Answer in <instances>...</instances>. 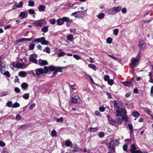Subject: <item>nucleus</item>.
<instances>
[{"label":"nucleus","instance_id":"obj_1","mask_svg":"<svg viewBox=\"0 0 153 153\" xmlns=\"http://www.w3.org/2000/svg\"><path fill=\"white\" fill-rule=\"evenodd\" d=\"M48 67L47 66L44 67V69L41 68L36 69L34 71L36 72V76L38 77L41 74H47L48 72Z\"/></svg>","mask_w":153,"mask_h":153},{"label":"nucleus","instance_id":"obj_2","mask_svg":"<svg viewBox=\"0 0 153 153\" xmlns=\"http://www.w3.org/2000/svg\"><path fill=\"white\" fill-rule=\"evenodd\" d=\"M27 64H25L23 62L21 63L20 62L14 63L13 64V66L16 68L24 69L27 68L28 66Z\"/></svg>","mask_w":153,"mask_h":153},{"label":"nucleus","instance_id":"obj_3","mask_svg":"<svg viewBox=\"0 0 153 153\" xmlns=\"http://www.w3.org/2000/svg\"><path fill=\"white\" fill-rule=\"evenodd\" d=\"M46 24L45 21L43 19L36 21L33 23V25L35 26L41 27Z\"/></svg>","mask_w":153,"mask_h":153},{"label":"nucleus","instance_id":"obj_4","mask_svg":"<svg viewBox=\"0 0 153 153\" xmlns=\"http://www.w3.org/2000/svg\"><path fill=\"white\" fill-rule=\"evenodd\" d=\"M48 71L49 70L51 71H57V72H62V69H65V67H55V66L51 65L50 66L48 67Z\"/></svg>","mask_w":153,"mask_h":153},{"label":"nucleus","instance_id":"obj_5","mask_svg":"<svg viewBox=\"0 0 153 153\" xmlns=\"http://www.w3.org/2000/svg\"><path fill=\"white\" fill-rule=\"evenodd\" d=\"M6 62L0 56V71L1 74L6 70Z\"/></svg>","mask_w":153,"mask_h":153},{"label":"nucleus","instance_id":"obj_6","mask_svg":"<svg viewBox=\"0 0 153 153\" xmlns=\"http://www.w3.org/2000/svg\"><path fill=\"white\" fill-rule=\"evenodd\" d=\"M71 16H74L75 18L82 19L84 16V14L82 11H78L72 13Z\"/></svg>","mask_w":153,"mask_h":153},{"label":"nucleus","instance_id":"obj_7","mask_svg":"<svg viewBox=\"0 0 153 153\" xmlns=\"http://www.w3.org/2000/svg\"><path fill=\"white\" fill-rule=\"evenodd\" d=\"M69 22L71 21L69 20V18L67 17H64L62 18H59L57 19L56 21L57 25H61L64 24V22Z\"/></svg>","mask_w":153,"mask_h":153},{"label":"nucleus","instance_id":"obj_8","mask_svg":"<svg viewBox=\"0 0 153 153\" xmlns=\"http://www.w3.org/2000/svg\"><path fill=\"white\" fill-rule=\"evenodd\" d=\"M121 9L120 7H115L110 9L108 11L109 14H115L116 13L120 11Z\"/></svg>","mask_w":153,"mask_h":153},{"label":"nucleus","instance_id":"obj_9","mask_svg":"<svg viewBox=\"0 0 153 153\" xmlns=\"http://www.w3.org/2000/svg\"><path fill=\"white\" fill-rule=\"evenodd\" d=\"M116 117H120L126 115L127 113L125 108H121L120 110L119 109H117L116 111Z\"/></svg>","mask_w":153,"mask_h":153},{"label":"nucleus","instance_id":"obj_10","mask_svg":"<svg viewBox=\"0 0 153 153\" xmlns=\"http://www.w3.org/2000/svg\"><path fill=\"white\" fill-rule=\"evenodd\" d=\"M107 147L110 151H112L113 152H115V147L114 145L112 143L111 141L108 143L107 144Z\"/></svg>","mask_w":153,"mask_h":153},{"label":"nucleus","instance_id":"obj_11","mask_svg":"<svg viewBox=\"0 0 153 153\" xmlns=\"http://www.w3.org/2000/svg\"><path fill=\"white\" fill-rule=\"evenodd\" d=\"M81 102V100L78 96H75L71 99V102L76 104H79Z\"/></svg>","mask_w":153,"mask_h":153},{"label":"nucleus","instance_id":"obj_12","mask_svg":"<svg viewBox=\"0 0 153 153\" xmlns=\"http://www.w3.org/2000/svg\"><path fill=\"white\" fill-rule=\"evenodd\" d=\"M36 57V54L31 55L29 58V61L30 62H31L35 64L37 63V60L35 58Z\"/></svg>","mask_w":153,"mask_h":153},{"label":"nucleus","instance_id":"obj_13","mask_svg":"<svg viewBox=\"0 0 153 153\" xmlns=\"http://www.w3.org/2000/svg\"><path fill=\"white\" fill-rule=\"evenodd\" d=\"M114 106L116 107L118 109H119L120 107L123 106V104L120 102H117L116 100H114L112 101Z\"/></svg>","mask_w":153,"mask_h":153},{"label":"nucleus","instance_id":"obj_14","mask_svg":"<svg viewBox=\"0 0 153 153\" xmlns=\"http://www.w3.org/2000/svg\"><path fill=\"white\" fill-rule=\"evenodd\" d=\"M139 59L136 57L133 60L131 63L133 66L136 67L138 65Z\"/></svg>","mask_w":153,"mask_h":153},{"label":"nucleus","instance_id":"obj_15","mask_svg":"<svg viewBox=\"0 0 153 153\" xmlns=\"http://www.w3.org/2000/svg\"><path fill=\"white\" fill-rule=\"evenodd\" d=\"M138 45L141 49L144 50L145 48L146 44L145 42L141 40L139 41Z\"/></svg>","mask_w":153,"mask_h":153},{"label":"nucleus","instance_id":"obj_16","mask_svg":"<svg viewBox=\"0 0 153 153\" xmlns=\"http://www.w3.org/2000/svg\"><path fill=\"white\" fill-rule=\"evenodd\" d=\"M107 117L110 124L114 126L116 125L117 121L116 120L113 119L109 116H108Z\"/></svg>","mask_w":153,"mask_h":153},{"label":"nucleus","instance_id":"obj_17","mask_svg":"<svg viewBox=\"0 0 153 153\" xmlns=\"http://www.w3.org/2000/svg\"><path fill=\"white\" fill-rule=\"evenodd\" d=\"M38 63L39 65L42 66L46 65L48 64V62L46 60H43L41 59H39Z\"/></svg>","mask_w":153,"mask_h":153},{"label":"nucleus","instance_id":"obj_18","mask_svg":"<svg viewBox=\"0 0 153 153\" xmlns=\"http://www.w3.org/2000/svg\"><path fill=\"white\" fill-rule=\"evenodd\" d=\"M65 144L67 147H70L71 148L73 147L72 142L69 140H65Z\"/></svg>","mask_w":153,"mask_h":153},{"label":"nucleus","instance_id":"obj_19","mask_svg":"<svg viewBox=\"0 0 153 153\" xmlns=\"http://www.w3.org/2000/svg\"><path fill=\"white\" fill-rule=\"evenodd\" d=\"M41 39L42 40L41 43L42 45H47L49 44V42L45 40V37H42Z\"/></svg>","mask_w":153,"mask_h":153},{"label":"nucleus","instance_id":"obj_20","mask_svg":"<svg viewBox=\"0 0 153 153\" xmlns=\"http://www.w3.org/2000/svg\"><path fill=\"white\" fill-rule=\"evenodd\" d=\"M28 13L27 11L21 12L19 16L21 17L22 19H24L27 17V16Z\"/></svg>","mask_w":153,"mask_h":153},{"label":"nucleus","instance_id":"obj_21","mask_svg":"<svg viewBox=\"0 0 153 153\" xmlns=\"http://www.w3.org/2000/svg\"><path fill=\"white\" fill-rule=\"evenodd\" d=\"M27 75V73L25 71H21L18 73V75L22 77H25Z\"/></svg>","mask_w":153,"mask_h":153},{"label":"nucleus","instance_id":"obj_22","mask_svg":"<svg viewBox=\"0 0 153 153\" xmlns=\"http://www.w3.org/2000/svg\"><path fill=\"white\" fill-rule=\"evenodd\" d=\"M21 86L23 90H26L27 89L28 85L27 83L23 82L21 85Z\"/></svg>","mask_w":153,"mask_h":153},{"label":"nucleus","instance_id":"obj_23","mask_svg":"<svg viewBox=\"0 0 153 153\" xmlns=\"http://www.w3.org/2000/svg\"><path fill=\"white\" fill-rule=\"evenodd\" d=\"M136 148L134 144H132L131 145V148L130 149V151L131 153H134L135 151L136 150Z\"/></svg>","mask_w":153,"mask_h":153},{"label":"nucleus","instance_id":"obj_24","mask_svg":"<svg viewBox=\"0 0 153 153\" xmlns=\"http://www.w3.org/2000/svg\"><path fill=\"white\" fill-rule=\"evenodd\" d=\"M45 8V6L43 5H40L38 8L40 12L44 11Z\"/></svg>","mask_w":153,"mask_h":153},{"label":"nucleus","instance_id":"obj_25","mask_svg":"<svg viewBox=\"0 0 153 153\" xmlns=\"http://www.w3.org/2000/svg\"><path fill=\"white\" fill-rule=\"evenodd\" d=\"M48 26H46L44 27L41 29V31L44 33L47 32L48 30Z\"/></svg>","mask_w":153,"mask_h":153},{"label":"nucleus","instance_id":"obj_26","mask_svg":"<svg viewBox=\"0 0 153 153\" xmlns=\"http://www.w3.org/2000/svg\"><path fill=\"white\" fill-rule=\"evenodd\" d=\"M105 16V15L103 13H101L99 14L97 16V17L98 19H103Z\"/></svg>","mask_w":153,"mask_h":153},{"label":"nucleus","instance_id":"obj_27","mask_svg":"<svg viewBox=\"0 0 153 153\" xmlns=\"http://www.w3.org/2000/svg\"><path fill=\"white\" fill-rule=\"evenodd\" d=\"M35 46V45L33 43H32L30 44V45L28 46V48L29 49V50L32 51L33 50Z\"/></svg>","mask_w":153,"mask_h":153},{"label":"nucleus","instance_id":"obj_28","mask_svg":"<svg viewBox=\"0 0 153 153\" xmlns=\"http://www.w3.org/2000/svg\"><path fill=\"white\" fill-rule=\"evenodd\" d=\"M68 40L71 42H72L73 40V35H69L67 36Z\"/></svg>","mask_w":153,"mask_h":153},{"label":"nucleus","instance_id":"obj_29","mask_svg":"<svg viewBox=\"0 0 153 153\" xmlns=\"http://www.w3.org/2000/svg\"><path fill=\"white\" fill-rule=\"evenodd\" d=\"M132 114L134 117H136V118L134 120H136V119L140 115L139 114L137 111H134L133 112Z\"/></svg>","mask_w":153,"mask_h":153},{"label":"nucleus","instance_id":"obj_30","mask_svg":"<svg viewBox=\"0 0 153 153\" xmlns=\"http://www.w3.org/2000/svg\"><path fill=\"white\" fill-rule=\"evenodd\" d=\"M41 39L42 37L35 39L33 41H32V43H41L42 40Z\"/></svg>","mask_w":153,"mask_h":153},{"label":"nucleus","instance_id":"obj_31","mask_svg":"<svg viewBox=\"0 0 153 153\" xmlns=\"http://www.w3.org/2000/svg\"><path fill=\"white\" fill-rule=\"evenodd\" d=\"M111 141L114 146H118L120 143L119 141L117 140H113Z\"/></svg>","mask_w":153,"mask_h":153},{"label":"nucleus","instance_id":"obj_32","mask_svg":"<svg viewBox=\"0 0 153 153\" xmlns=\"http://www.w3.org/2000/svg\"><path fill=\"white\" fill-rule=\"evenodd\" d=\"M88 66L89 68L93 69L95 71L96 70V66L94 65L91 64H89L88 65Z\"/></svg>","mask_w":153,"mask_h":153},{"label":"nucleus","instance_id":"obj_33","mask_svg":"<svg viewBox=\"0 0 153 153\" xmlns=\"http://www.w3.org/2000/svg\"><path fill=\"white\" fill-rule=\"evenodd\" d=\"M74 149L73 152H78L80 150V149L78 147L76 144H75L74 146Z\"/></svg>","mask_w":153,"mask_h":153},{"label":"nucleus","instance_id":"obj_34","mask_svg":"<svg viewBox=\"0 0 153 153\" xmlns=\"http://www.w3.org/2000/svg\"><path fill=\"white\" fill-rule=\"evenodd\" d=\"M28 5L30 6L33 7L34 6L35 3L33 1L31 0H29Z\"/></svg>","mask_w":153,"mask_h":153},{"label":"nucleus","instance_id":"obj_35","mask_svg":"<svg viewBox=\"0 0 153 153\" xmlns=\"http://www.w3.org/2000/svg\"><path fill=\"white\" fill-rule=\"evenodd\" d=\"M89 131L91 132H96L97 130V127L95 128L90 127L88 128Z\"/></svg>","mask_w":153,"mask_h":153},{"label":"nucleus","instance_id":"obj_36","mask_svg":"<svg viewBox=\"0 0 153 153\" xmlns=\"http://www.w3.org/2000/svg\"><path fill=\"white\" fill-rule=\"evenodd\" d=\"M51 135L52 137L56 136L57 133L55 130H53L52 131L51 133Z\"/></svg>","mask_w":153,"mask_h":153},{"label":"nucleus","instance_id":"obj_37","mask_svg":"<svg viewBox=\"0 0 153 153\" xmlns=\"http://www.w3.org/2000/svg\"><path fill=\"white\" fill-rule=\"evenodd\" d=\"M43 51L48 54L50 53L51 52L50 48L48 47H46L43 50Z\"/></svg>","mask_w":153,"mask_h":153},{"label":"nucleus","instance_id":"obj_38","mask_svg":"<svg viewBox=\"0 0 153 153\" xmlns=\"http://www.w3.org/2000/svg\"><path fill=\"white\" fill-rule=\"evenodd\" d=\"M128 125L129 127V128L131 133H132L133 131L132 125L130 123H128Z\"/></svg>","mask_w":153,"mask_h":153},{"label":"nucleus","instance_id":"obj_39","mask_svg":"<svg viewBox=\"0 0 153 153\" xmlns=\"http://www.w3.org/2000/svg\"><path fill=\"white\" fill-rule=\"evenodd\" d=\"M7 106L9 107H11L13 106V103L11 101H9L6 104Z\"/></svg>","mask_w":153,"mask_h":153},{"label":"nucleus","instance_id":"obj_40","mask_svg":"<svg viewBox=\"0 0 153 153\" xmlns=\"http://www.w3.org/2000/svg\"><path fill=\"white\" fill-rule=\"evenodd\" d=\"M2 74L4 76H7V77H9L10 76V74L9 72L7 71L4 72Z\"/></svg>","mask_w":153,"mask_h":153},{"label":"nucleus","instance_id":"obj_41","mask_svg":"<svg viewBox=\"0 0 153 153\" xmlns=\"http://www.w3.org/2000/svg\"><path fill=\"white\" fill-rule=\"evenodd\" d=\"M106 42L107 43L110 44L112 42V39L111 37H108L106 39Z\"/></svg>","mask_w":153,"mask_h":153},{"label":"nucleus","instance_id":"obj_42","mask_svg":"<svg viewBox=\"0 0 153 153\" xmlns=\"http://www.w3.org/2000/svg\"><path fill=\"white\" fill-rule=\"evenodd\" d=\"M29 94L26 93L23 95V98L25 100H27L29 98Z\"/></svg>","mask_w":153,"mask_h":153},{"label":"nucleus","instance_id":"obj_43","mask_svg":"<svg viewBox=\"0 0 153 153\" xmlns=\"http://www.w3.org/2000/svg\"><path fill=\"white\" fill-rule=\"evenodd\" d=\"M128 144H125L123 145V149L124 151L127 152L128 151Z\"/></svg>","mask_w":153,"mask_h":153},{"label":"nucleus","instance_id":"obj_44","mask_svg":"<svg viewBox=\"0 0 153 153\" xmlns=\"http://www.w3.org/2000/svg\"><path fill=\"white\" fill-rule=\"evenodd\" d=\"M20 106V104L19 103L17 102H16L13 104V108H16L19 107Z\"/></svg>","mask_w":153,"mask_h":153},{"label":"nucleus","instance_id":"obj_45","mask_svg":"<svg viewBox=\"0 0 153 153\" xmlns=\"http://www.w3.org/2000/svg\"><path fill=\"white\" fill-rule=\"evenodd\" d=\"M64 118L62 117H61L59 118H56V121L57 122H63Z\"/></svg>","mask_w":153,"mask_h":153},{"label":"nucleus","instance_id":"obj_46","mask_svg":"<svg viewBox=\"0 0 153 153\" xmlns=\"http://www.w3.org/2000/svg\"><path fill=\"white\" fill-rule=\"evenodd\" d=\"M119 30L118 29H115L113 30V33L116 36L118 35L119 33Z\"/></svg>","mask_w":153,"mask_h":153},{"label":"nucleus","instance_id":"obj_47","mask_svg":"<svg viewBox=\"0 0 153 153\" xmlns=\"http://www.w3.org/2000/svg\"><path fill=\"white\" fill-rule=\"evenodd\" d=\"M85 75L87 77L89 78V79L90 80L92 83H94V81L93 80V79H92V77L90 75L86 74H85Z\"/></svg>","mask_w":153,"mask_h":153},{"label":"nucleus","instance_id":"obj_48","mask_svg":"<svg viewBox=\"0 0 153 153\" xmlns=\"http://www.w3.org/2000/svg\"><path fill=\"white\" fill-rule=\"evenodd\" d=\"M28 13L30 15L34 14L35 12L34 10L33 9H30L28 10Z\"/></svg>","mask_w":153,"mask_h":153},{"label":"nucleus","instance_id":"obj_49","mask_svg":"<svg viewBox=\"0 0 153 153\" xmlns=\"http://www.w3.org/2000/svg\"><path fill=\"white\" fill-rule=\"evenodd\" d=\"M23 4V2L22 1H20L19 2V4L16 5V7L17 8L21 7L22 6Z\"/></svg>","mask_w":153,"mask_h":153},{"label":"nucleus","instance_id":"obj_50","mask_svg":"<svg viewBox=\"0 0 153 153\" xmlns=\"http://www.w3.org/2000/svg\"><path fill=\"white\" fill-rule=\"evenodd\" d=\"M105 134L103 132L101 131L98 134V136L99 137L102 138L104 136Z\"/></svg>","mask_w":153,"mask_h":153},{"label":"nucleus","instance_id":"obj_51","mask_svg":"<svg viewBox=\"0 0 153 153\" xmlns=\"http://www.w3.org/2000/svg\"><path fill=\"white\" fill-rule=\"evenodd\" d=\"M109 76L108 75H105L104 76V80L105 81H108L109 79Z\"/></svg>","mask_w":153,"mask_h":153},{"label":"nucleus","instance_id":"obj_52","mask_svg":"<svg viewBox=\"0 0 153 153\" xmlns=\"http://www.w3.org/2000/svg\"><path fill=\"white\" fill-rule=\"evenodd\" d=\"M49 22L51 23V24H55L56 22V19H51L50 20Z\"/></svg>","mask_w":153,"mask_h":153},{"label":"nucleus","instance_id":"obj_53","mask_svg":"<svg viewBox=\"0 0 153 153\" xmlns=\"http://www.w3.org/2000/svg\"><path fill=\"white\" fill-rule=\"evenodd\" d=\"M114 82V80L112 79H109L108 81V84L110 85H112Z\"/></svg>","mask_w":153,"mask_h":153},{"label":"nucleus","instance_id":"obj_54","mask_svg":"<svg viewBox=\"0 0 153 153\" xmlns=\"http://www.w3.org/2000/svg\"><path fill=\"white\" fill-rule=\"evenodd\" d=\"M122 118L123 120L125 121H127L128 120L127 116L126 115V114L123 116L122 117Z\"/></svg>","mask_w":153,"mask_h":153},{"label":"nucleus","instance_id":"obj_55","mask_svg":"<svg viewBox=\"0 0 153 153\" xmlns=\"http://www.w3.org/2000/svg\"><path fill=\"white\" fill-rule=\"evenodd\" d=\"M142 54V52L141 51H139L138 53H137V56L136 57V58H137L139 59H140V58L141 57V55Z\"/></svg>","mask_w":153,"mask_h":153},{"label":"nucleus","instance_id":"obj_56","mask_svg":"<svg viewBox=\"0 0 153 153\" xmlns=\"http://www.w3.org/2000/svg\"><path fill=\"white\" fill-rule=\"evenodd\" d=\"M65 53L63 52H61L58 54V55L59 57L65 55Z\"/></svg>","mask_w":153,"mask_h":153},{"label":"nucleus","instance_id":"obj_57","mask_svg":"<svg viewBox=\"0 0 153 153\" xmlns=\"http://www.w3.org/2000/svg\"><path fill=\"white\" fill-rule=\"evenodd\" d=\"M117 123H119V124H121L122 122H123V119L122 118L119 117L117 119Z\"/></svg>","mask_w":153,"mask_h":153},{"label":"nucleus","instance_id":"obj_58","mask_svg":"<svg viewBox=\"0 0 153 153\" xmlns=\"http://www.w3.org/2000/svg\"><path fill=\"white\" fill-rule=\"evenodd\" d=\"M6 145L5 143L2 140H0V146L1 147L5 146Z\"/></svg>","mask_w":153,"mask_h":153},{"label":"nucleus","instance_id":"obj_59","mask_svg":"<svg viewBox=\"0 0 153 153\" xmlns=\"http://www.w3.org/2000/svg\"><path fill=\"white\" fill-rule=\"evenodd\" d=\"M73 57L77 60H79L80 58V56L77 54H74L73 56Z\"/></svg>","mask_w":153,"mask_h":153},{"label":"nucleus","instance_id":"obj_60","mask_svg":"<svg viewBox=\"0 0 153 153\" xmlns=\"http://www.w3.org/2000/svg\"><path fill=\"white\" fill-rule=\"evenodd\" d=\"M14 90L17 93H19L20 91V90L18 87H15L14 88Z\"/></svg>","mask_w":153,"mask_h":153},{"label":"nucleus","instance_id":"obj_61","mask_svg":"<svg viewBox=\"0 0 153 153\" xmlns=\"http://www.w3.org/2000/svg\"><path fill=\"white\" fill-rule=\"evenodd\" d=\"M35 105H36V104L34 103H33L31 104L30 105L29 107V109L30 110L33 109V108L35 107Z\"/></svg>","mask_w":153,"mask_h":153},{"label":"nucleus","instance_id":"obj_62","mask_svg":"<svg viewBox=\"0 0 153 153\" xmlns=\"http://www.w3.org/2000/svg\"><path fill=\"white\" fill-rule=\"evenodd\" d=\"M99 110L100 112H103L105 110V108L104 107H100Z\"/></svg>","mask_w":153,"mask_h":153},{"label":"nucleus","instance_id":"obj_63","mask_svg":"<svg viewBox=\"0 0 153 153\" xmlns=\"http://www.w3.org/2000/svg\"><path fill=\"white\" fill-rule=\"evenodd\" d=\"M123 83L125 86H130V85H131V84L129 83V81L128 82H123Z\"/></svg>","mask_w":153,"mask_h":153},{"label":"nucleus","instance_id":"obj_64","mask_svg":"<svg viewBox=\"0 0 153 153\" xmlns=\"http://www.w3.org/2000/svg\"><path fill=\"white\" fill-rule=\"evenodd\" d=\"M22 118V116L19 114H17L16 116V119L19 120L21 119Z\"/></svg>","mask_w":153,"mask_h":153}]
</instances>
